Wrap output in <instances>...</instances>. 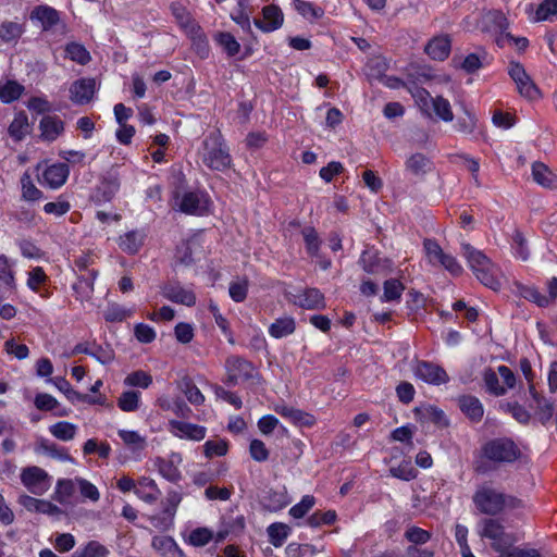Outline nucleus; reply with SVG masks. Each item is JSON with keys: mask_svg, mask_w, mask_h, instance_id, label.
Segmentation results:
<instances>
[{"mask_svg": "<svg viewBox=\"0 0 557 557\" xmlns=\"http://www.w3.org/2000/svg\"><path fill=\"white\" fill-rule=\"evenodd\" d=\"M461 250L476 278L486 287L497 290L500 287V282L497 277L498 269L496 265L482 251L470 244H462Z\"/></svg>", "mask_w": 557, "mask_h": 557, "instance_id": "f257e3e1", "label": "nucleus"}, {"mask_svg": "<svg viewBox=\"0 0 557 557\" xmlns=\"http://www.w3.org/2000/svg\"><path fill=\"white\" fill-rule=\"evenodd\" d=\"M201 160L209 169L224 171L232 165V157L220 131L210 133L202 141Z\"/></svg>", "mask_w": 557, "mask_h": 557, "instance_id": "f03ea898", "label": "nucleus"}, {"mask_svg": "<svg viewBox=\"0 0 557 557\" xmlns=\"http://www.w3.org/2000/svg\"><path fill=\"white\" fill-rule=\"evenodd\" d=\"M482 457L494 463H511L519 459L521 451L516 443L507 437L486 442L482 448Z\"/></svg>", "mask_w": 557, "mask_h": 557, "instance_id": "7ed1b4c3", "label": "nucleus"}, {"mask_svg": "<svg viewBox=\"0 0 557 557\" xmlns=\"http://www.w3.org/2000/svg\"><path fill=\"white\" fill-rule=\"evenodd\" d=\"M472 499L480 512L491 516L503 511L507 504V495L488 484L479 486Z\"/></svg>", "mask_w": 557, "mask_h": 557, "instance_id": "20e7f679", "label": "nucleus"}, {"mask_svg": "<svg viewBox=\"0 0 557 557\" xmlns=\"http://www.w3.org/2000/svg\"><path fill=\"white\" fill-rule=\"evenodd\" d=\"M480 536L493 541L492 547L502 555L512 544L513 540L505 532L504 525L497 519H484L481 522Z\"/></svg>", "mask_w": 557, "mask_h": 557, "instance_id": "39448f33", "label": "nucleus"}, {"mask_svg": "<svg viewBox=\"0 0 557 557\" xmlns=\"http://www.w3.org/2000/svg\"><path fill=\"white\" fill-rule=\"evenodd\" d=\"M414 97L422 110L428 112V109L432 107L437 117L445 122L453 121L454 114L450 103L447 99L441 96L432 97L431 94L425 89L418 90Z\"/></svg>", "mask_w": 557, "mask_h": 557, "instance_id": "423d86ee", "label": "nucleus"}, {"mask_svg": "<svg viewBox=\"0 0 557 557\" xmlns=\"http://www.w3.org/2000/svg\"><path fill=\"white\" fill-rule=\"evenodd\" d=\"M21 482L32 494L42 495L50 488L51 478L44 469L30 466L22 470Z\"/></svg>", "mask_w": 557, "mask_h": 557, "instance_id": "0eeeda50", "label": "nucleus"}, {"mask_svg": "<svg viewBox=\"0 0 557 557\" xmlns=\"http://www.w3.org/2000/svg\"><path fill=\"white\" fill-rule=\"evenodd\" d=\"M508 74L516 83L517 90L522 97L534 100L540 97V90L533 83L523 65L519 62H510Z\"/></svg>", "mask_w": 557, "mask_h": 557, "instance_id": "6e6552de", "label": "nucleus"}, {"mask_svg": "<svg viewBox=\"0 0 557 557\" xmlns=\"http://www.w3.org/2000/svg\"><path fill=\"white\" fill-rule=\"evenodd\" d=\"M225 370L227 373L226 383L236 385L238 381H247L253 377V364L239 356H231L225 361Z\"/></svg>", "mask_w": 557, "mask_h": 557, "instance_id": "1a4fd4ad", "label": "nucleus"}, {"mask_svg": "<svg viewBox=\"0 0 557 557\" xmlns=\"http://www.w3.org/2000/svg\"><path fill=\"white\" fill-rule=\"evenodd\" d=\"M519 295L537 305L541 308L550 306L557 298V277H552L547 282L548 295H543L535 286L518 285Z\"/></svg>", "mask_w": 557, "mask_h": 557, "instance_id": "9d476101", "label": "nucleus"}, {"mask_svg": "<svg viewBox=\"0 0 557 557\" xmlns=\"http://www.w3.org/2000/svg\"><path fill=\"white\" fill-rule=\"evenodd\" d=\"M121 187V176L116 168L110 169L101 178L97 186L92 198L96 202H109L111 201Z\"/></svg>", "mask_w": 557, "mask_h": 557, "instance_id": "9b49d317", "label": "nucleus"}, {"mask_svg": "<svg viewBox=\"0 0 557 557\" xmlns=\"http://www.w3.org/2000/svg\"><path fill=\"white\" fill-rule=\"evenodd\" d=\"M416 377L432 385H442L448 382L449 376L446 371L430 361L419 360L413 367Z\"/></svg>", "mask_w": 557, "mask_h": 557, "instance_id": "f8f14e48", "label": "nucleus"}, {"mask_svg": "<svg viewBox=\"0 0 557 557\" xmlns=\"http://www.w3.org/2000/svg\"><path fill=\"white\" fill-rule=\"evenodd\" d=\"M210 206L209 198L203 193H185L180 202V210L187 214L202 215L208 212Z\"/></svg>", "mask_w": 557, "mask_h": 557, "instance_id": "ddd939ff", "label": "nucleus"}, {"mask_svg": "<svg viewBox=\"0 0 557 557\" xmlns=\"http://www.w3.org/2000/svg\"><path fill=\"white\" fill-rule=\"evenodd\" d=\"M169 426L174 436L197 442L203 440L207 432L205 426L177 420H170Z\"/></svg>", "mask_w": 557, "mask_h": 557, "instance_id": "4468645a", "label": "nucleus"}, {"mask_svg": "<svg viewBox=\"0 0 557 557\" xmlns=\"http://www.w3.org/2000/svg\"><path fill=\"white\" fill-rule=\"evenodd\" d=\"M96 90L94 78H81L70 87V99L76 104H86L91 101Z\"/></svg>", "mask_w": 557, "mask_h": 557, "instance_id": "2eb2a0df", "label": "nucleus"}, {"mask_svg": "<svg viewBox=\"0 0 557 557\" xmlns=\"http://www.w3.org/2000/svg\"><path fill=\"white\" fill-rule=\"evenodd\" d=\"M162 295L170 301L191 307L196 304V295L193 290L184 288L178 283L165 284L161 289Z\"/></svg>", "mask_w": 557, "mask_h": 557, "instance_id": "dca6fc26", "label": "nucleus"}, {"mask_svg": "<svg viewBox=\"0 0 557 557\" xmlns=\"http://www.w3.org/2000/svg\"><path fill=\"white\" fill-rule=\"evenodd\" d=\"M262 15L263 20H255V25L264 33L276 30L283 25V12L275 4L264 7L262 9Z\"/></svg>", "mask_w": 557, "mask_h": 557, "instance_id": "f3484780", "label": "nucleus"}, {"mask_svg": "<svg viewBox=\"0 0 557 557\" xmlns=\"http://www.w3.org/2000/svg\"><path fill=\"white\" fill-rule=\"evenodd\" d=\"M480 28L482 32L495 33L500 36L506 34L508 21L500 11H488L481 16Z\"/></svg>", "mask_w": 557, "mask_h": 557, "instance_id": "a211bd4d", "label": "nucleus"}, {"mask_svg": "<svg viewBox=\"0 0 557 557\" xmlns=\"http://www.w3.org/2000/svg\"><path fill=\"white\" fill-rule=\"evenodd\" d=\"M182 461V456L178 453H172L169 459L161 457L156 458L154 466L158 468L159 473L170 482H177L181 480V472L177 463Z\"/></svg>", "mask_w": 557, "mask_h": 557, "instance_id": "6ab92c4d", "label": "nucleus"}, {"mask_svg": "<svg viewBox=\"0 0 557 557\" xmlns=\"http://www.w3.org/2000/svg\"><path fill=\"white\" fill-rule=\"evenodd\" d=\"M69 174L70 169L66 163H55L42 172V182L50 188L55 189L66 182Z\"/></svg>", "mask_w": 557, "mask_h": 557, "instance_id": "aec40b11", "label": "nucleus"}, {"mask_svg": "<svg viewBox=\"0 0 557 557\" xmlns=\"http://www.w3.org/2000/svg\"><path fill=\"white\" fill-rule=\"evenodd\" d=\"M40 137L47 141L55 140L64 131V123L58 116H44L39 123Z\"/></svg>", "mask_w": 557, "mask_h": 557, "instance_id": "412c9836", "label": "nucleus"}, {"mask_svg": "<svg viewBox=\"0 0 557 557\" xmlns=\"http://www.w3.org/2000/svg\"><path fill=\"white\" fill-rule=\"evenodd\" d=\"M450 38L447 35L434 37L425 47V52L433 60H445L450 52Z\"/></svg>", "mask_w": 557, "mask_h": 557, "instance_id": "4be33fe9", "label": "nucleus"}, {"mask_svg": "<svg viewBox=\"0 0 557 557\" xmlns=\"http://www.w3.org/2000/svg\"><path fill=\"white\" fill-rule=\"evenodd\" d=\"M171 11H172V14L175 17L177 24L186 34L198 32V27H200V26L193 18L190 13L187 11V9L184 5H182L181 3H177V2L172 3Z\"/></svg>", "mask_w": 557, "mask_h": 557, "instance_id": "5701e85b", "label": "nucleus"}, {"mask_svg": "<svg viewBox=\"0 0 557 557\" xmlns=\"http://www.w3.org/2000/svg\"><path fill=\"white\" fill-rule=\"evenodd\" d=\"M135 494L144 502L153 504L161 496V491L158 488L154 480L143 476L138 480V486L135 488Z\"/></svg>", "mask_w": 557, "mask_h": 557, "instance_id": "b1692460", "label": "nucleus"}, {"mask_svg": "<svg viewBox=\"0 0 557 557\" xmlns=\"http://www.w3.org/2000/svg\"><path fill=\"white\" fill-rule=\"evenodd\" d=\"M459 407L461 411L473 422H479L483 418L484 409L479 398L465 395L459 397Z\"/></svg>", "mask_w": 557, "mask_h": 557, "instance_id": "393cba45", "label": "nucleus"}, {"mask_svg": "<svg viewBox=\"0 0 557 557\" xmlns=\"http://www.w3.org/2000/svg\"><path fill=\"white\" fill-rule=\"evenodd\" d=\"M30 20L41 23L44 29H49L60 21L59 12L48 5H38L30 13Z\"/></svg>", "mask_w": 557, "mask_h": 557, "instance_id": "a878e982", "label": "nucleus"}, {"mask_svg": "<svg viewBox=\"0 0 557 557\" xmlns=\"http://www.w3.org/2000/svg\"><path fill=\"white\" fill-rule=\"evenodd\" d=\"M298 305L308 310H319L325 308L323 294L318 288H306L298 296Z\"/></svg>", "mask_w": 557, "mask_h": 557, "instance_id": "bb28decb", "label": "nucleus"}, {"mask_svg": "<svg viewBox=\"0 0 557 557\" xmlns=\"http://www.w3.org/2000/svg\"><path fill=\"white\" fill-rule=\"evenodd\" d=\"M532 177L541 186L546 188L557 187V175L542 162H534L532 165Z\"/></svg>", "mask_w": 557, "mask_h": 557, "instance_id": "cd10ccee", "label": "nucleus"}, {"mask_svg": "<svg viewBox=\"0 0 557 557\" xmlns=\"http://www.w3.org/2000/svg\"><path fill=\"white\" fill-rule=\"evenodd\" d=\"M274 410L276 413L281 414L282 417L290 420L292 422L300 425H312L313 424V417L309 413H306L299 409H295L293 407L286 406L284 404L276 405L274 407Z\"/></svg>", "mask_w": 557, "mask_h": 557, "instance_id": "c85d7f7f", "label": "nucleus"}, {"mask_svg": "<svg viewBox=\"0 0 557 557\" xmlns=\"http://www.w3.org/2000/svg\"><path fill=\"white\" fill-rule=\"evenodd\" d=\"M24 32V25L16 21H3L0 24V39L5 44H16Z\"/></svg>", "mask_w": 557, "mask_h": 557, "instance_id": "c756f323", "label": "nucleus"}, {"mask_svg": "<svg viewBox=\"0 0 557 557\" xmlns=\"http://www.w3.org/2000/svg\"><path fill=\"white\" fill-rule=\"evenodd\" d=\"M488 54L484 49L469 53L459 63V67L468 74L478 72L487 62Z\"/></svg>", "mask_w": 557, "mask_h": 557, "instance_id": "7c9ffc66", "label": "nucleus"}, {"mask_svg": "<svg viewBox=\"0 0 557 557\" xmlns=\"http://www.w3.org/2000/svg\"><path fill=\"white\" fill-rule=\"evenodd\" d=\"M152 547L163 557H180L182 555L177 544L170 536H154L152 539Z\"/></svg>", "mask_w": 557, "mask_h": 557, "instance_id": "2f4dec72", "label": "nucleus"}, {"mask_svg": "<svg viewBox=\"0 0 557 557\" xmlns=\"http://www.w3.org/2000/svg\"><path fill=\"white\" fill-rule=\"evenodd\" d=\"M35 451L39 455H47L62 461L71 460V456L67 454L66 449L44 438L36 444Z\"/></svg>", "mask_w": 557, "mask_h": 557, "instance_id": "473e14b6", "label": "nucleus"}, {"mask_svg": "<svg viewBox=\"0 0 557 557\" xmlns=\"http://www.w3.org/2000/svg\"><path fill=\"white\" fill-rule=\"evenodd\" d=\"M96 272L91 271L89 275L78 277L77 282L73 284V290L77 300H89L94 293V281Z\"/></svg>", "mask_w": 557, "mask_h": 557, "instance_id": "72a5a7b5", "label": "nucleus"}, {"mask_svg": "<svg viewBox=\"0 0 557 557\" xmlns=\"http://www.w3.org/2000/svg\"><path fill=\"white\" fill-rule=\"evenodd\" d=\"M144 244V234L138 231H131L120 236L119 246L120 248L128 253L135 255L138 252Z\"/></svg>", "mask_w": 557, "mask_h": 557, "instance_id": "f704fd0d", "label": "nucleus"}, {"mask_svg": "<svg viewBox=\"0 0 557 557\" xmlns=\"http://www.w3.org/2000/svg\"><path fill=\"white\" fill-rule=\"evenodd\" d=\"M529 389H530V394H531L533 400L536 404L535 414L537 416L539 420L544 424L553 417V412H554L553 404H550L548 400H546L544 397H542L535 391L533 384H530Z\"/></svg>", "mask_w": 557, "mask_h": 557, "instance_id": "c9c22d12", "label": "nucleus"}, {"mask_svg": "<svg viewBox=\"0 0 557 557\" xmlns=\"http://www.w3.org/2000/svg\"><path fill=\"white\" fill-rule=\"evenodd\" d=\"M178 387L191 405L200 406L205 403V396L190 377L184 376Z\"/></svg>", "mask_w": 557, "mask_h": 557, "instance_id": "e433bc0d", "label": "nucleus"}, {"mask_svg": "<svg viewBox=\"0 0 557 557\" xmlns=\"http://www.w3.org/2000/svg\"><path fill=\"white\" fill-rule=\"evenodd\" d=\"M406 169L413 175L420 176L432 170V162L424 154L414 153L406 161Z\"/></svg>", "mask_w": 557, "mask_h": 557, "instance_id": "4c0bfd02", "label": "nucleus"}, {"mask_svg": "<svg viewBox=\"0 0 557 557\" xmlns=\"http://www.w3.org/2000/svg\"><path fill=\"white\" fill-rule=\"evenodd\" d=\"M295 320L290 317L276 319L269 327V333L274 338H282L295 332Z\"/></svg>", "mask_w": 557, "mask_h": 557, "instance_id": "58836bf2", "label": "nucleus"}, {"mask_svg": "<svg viewBox=\"0 0 557 557\" xmlns=\"http://www.w3.org/2000/svg\"><path fill=\"white\" fill-rule=\"evenodd\" d=\"M50 381L53 382L55 387L60 392H62L65 395V397L73 404L77 401L95 403V400H90L87 395H83L73 389L71 384L64 377L57 376L54 379H51Z\"/></svg>", "mask_w": 557, "mask_h": 557, "instance_id": "ea45409f", "label": "nucleus"}, {"mask_svg": "<svg viewBox=\"0 0 557 557\" xmlns=\"http://www.w3.org/2000/svg\"><path fill=\"white\" fill-rule=\"evenodd\" d=\"M119 436L123 443L134 453L141 451L147 446L146 437L141 436L136 431L120 430Z\"/></svg>", "mask_w": 557, "mask_h": 557, "instance_id": "a19ab883", "label": "nucleus"}, {"mask_svg": "<svg viewBox=\"0 0 557 557\" xmlns=\"http://www.w3.org/2000/svg\"><path fill=\"white\" fill-rule=\"evenodd\" d=\"M8 133L14 140H22L29 133V124L26 114H17L11 122Z\"/></svg>", "mask_w": 557, "mask_h": 557, "instance_id": "79ce46f5", "label": "nucleus"}, {"mask_svg": "<svg viewBox=\"0 0 557 557\" xmlns=\"http://www.w3.org/2000/svg\"><path fill=\"white\" fill-rule=\"evenodd\" d=\"M21 189L22 199L25 201H37L42 197V191L35 186L28 172L21 177Z\"/></svg>", "mask_w": 557, "mask_h": 557, "instance_id": "37998d69", "label": "nucleus"}, {"mask_svg": "<svg viewBox=\"0 0 557 557\" xmlns=\"http://www.w3.org/2000/svg\"><path fill=\"white\" fill-rule=\"evenodd\" d=\"M24 91V86L15 81H8L0 87V100L4 103H11L17 100Z\"/></svg>", "mask_w": 557, "mask_h": 557, "instance_id": "c03bdc74", "label": "nucleus"}, {"mask_svg": "<svg viewBox=\"0 0 557 557\" xmlns=\"http://www.w3.org/2000/svg\"><path fill=\"white\" fill-rule=\"evenodd\" d=\"M500 408L505 412L510 413L512 418L521 424H528L530 422V412L517 401L503 403L500 404Z\"/></svg>", "mask_w": 557, "mask_h": 557, "instance_id": "a18cd8bd", "label": "nucleus"}, {"mask_svg": "<svg viewBox=\"0 0 557 557\" xmlns=\"http://www.w3.org/2000/svg\"><path fill=\"white\" fill-rule=\"evenodd\" d=\"M301 234L308 255L311 257H319L321 240L317 231L311 226H306L302 228Z\"/></svg>", "mask_w": 557, "mask_h": 557, "instance_id": "49530a36", "label": "nucleus"}, {"mask_svg": "<svg viewBox=\"0 0 557 557\" xmlns=\"http://www.w3.org/2000/svg\"><path fill=\"white\" fill-rule=\"evenodd\" d=\"M215 41L223 48L228 57L236 55L240 50L239 42L231 33L221 32L214 36Z\"/></svg>", "mask_w": 557, "mask_h": 557, "instance_id": "de8ad7c7", "label": "nucleus"}, {"mask_svg": "<svg viewBox=\"0 0 557 557\" xmlns=\"http://www.w3.org/2000/svg\"><path fill=\"white\" fill-rule=\"evenodd\" d=\"M50 433L61 441H71L76 434V425L66 421H60L49 428Z\"/></svg>", "mask_w": 557, "mask_h": 557, "instance_id": "09e8293b", "label": "nucleus"}, {"mask_svg": "<svg viewBox=\"0 0 557 557\" xmlns=\"http://www.w3.org/2000/svg\"><path fill=\"white\" fill-rule=\"evenodd\" d=\"M289 531L290 529L287 524L278 522L272 523L268 528L270 543L275 547L282 546L285 540L287 539Z\"/></svg>", "mask_w": 557, "mask_h": 557, "instance_id": "8fccbe9b", "label": "nucleus"}, {"mask_svg": "<svg viewBox=\"0 0 557 557\" xmlns=\"http://www.w3.org/2000/svg\"><path fill=\"white\" fill-rule=\"evenodd\" d=\"M77 487L78 486H77L76 478L74 480H66V479L59 480L57 483V490H55V496H54L55 500H58L61 504L66 503L69 500V498L71 496H73V494L75 493Z\"/></svg>", "mask_w": 557, "mask_h": 557, "instance_id": "3c124183", "label": "nucleus"}, {"mask_svg": "<svg viewBox=\"0 0 557 557\" xmlns=\"http://www.w3.org/2000/svg\"><path fill=\"white\" fill-rule=\"evenodd\" d=\"M140 393L137 391H126L117 399V406L122 411L133 412L139 407Z\"/></svg>", "mask_w": 557, "mask_h": 557, "instance_id": "603ef678", "label": "nucleus"}, {"mask_svg": "<svg viewBox=\"0 0 557 557\" xmlns=\"http://www.w3.org/2000/svg\"><path fill=\"white\" fill-rule=\"evenodd\" d=\"M383 288L382 299L384 301H394L400 299L405 286L397 278H389L384 282Z\"/></svg>", "mask_w": 557, "mask_h": 557, "instance_id": "864d4df0", "label": "nucleus"}, {"mask_svg": "<svg viewBox=\"0 0 557 557\" xmlns=\"http://www.w3.org/2000/svg\"><path fill=\"white\" fill-rule=\"evenodd\" d=\"M293 3L295 10L306 18L318 20L324 14L321 8L314 7L311 2L294 0Z\"/></svg>", "mask_w": 557, "mask_h": 557, "instance_id": "5fc2aeb1", "label": "nucleus"}, {"mask_svg": "<svg viewBox=\"0 0 557 557\" xmlns=\"http://www.w3.org/2000/svg\"><path fill=\"white\" fill-rule=\"evenodd\" d=\"M65 53L66 57L70 58L72 61H75L79 64H86L90 60V54L86 50V48L83 45L71 42L67 44L65 47Z\"/></svg>", "mask_w": 557, "mask_h": 557, "instance_id": "6e6d98bb", "label": "nucleus"}, {"mask_svg": "<svg viewBox=\"0 0 557 557\" xmlns=\"http://www.w3.org/2000/svg\"><path fill=\"white\" fill-rule=\"evenodd\" d=\"M536 21L557 20V0H544L535 12Z\"/></svg>", "mask_w": 557, "mask_h": 557, "instance_id": "4d7b16f0", "label": "nucleus"}, {"mask_svg": "<svg viewBox=\"0 0 557 557\" xmlns=\"http://www.w3.org/2000/svg\"><path fill=\"white\" fill-rule=\"evenodd\" d=\"M132 314V310L125 309L117 304L109 305L103 312L104 320L108 322H122Z\"/></svg>", "mask_w": 557, "mask_h": 557, "instance_id": "13d9d810", "label": "nucleus"}, {"mask_svg": "<svg viewBox=\"0 0 557 557\" xmlns=\"http://www.w3.org/2000/svg\"><path fill=\"white\" fill-rule=\"evenodd\" d=\"M484 383L486 389L495 396L505 395L507 392V388L499 384L498 374L491 369L484 372Z\"/></svg>", "mask_w": 557, "mask_h": 557, "instance_id": "bf43d9fd", "label": "nucleus"}, {"mask_svg": "<svg viewBox=\"0 0 557 557\" xmlns=\"http://www.w3.org/2000/svg\"><path fill=\"white\" fill-rule=\"evenodd\" d=\"M423 247L426 258L432 265H436L445 255L441 246L434 239H424Z\"/></svg>", "mask_w": 557, "mask_h": 557, "instance_id": "052dcab7", "label": "nucleus"}, {"mask_svg": "<svg viewBox=\"0 0 557 557\" xmlns=\"http://www.w3.org/2000/svg\"><path fill=\"white\" fill-rule=\"evenodd\" d=\"M151 383L152 376L141 370L132 372L124 379V384L127 386H138L141 388H147Z\"/></svg>", "mask_w": 557, "mask_h": 557, "instance_id": "680f3d73", "label": "nucleus"}, {"mask_svg": "<svg viewBox=\"0 0 557 557\" xmlns=\"http://www.w3.org/2000/svg\"><path fill=\"white\" fill-rule=\"evenodd\" d=\"M228 449L227 442L224 440L207 441L203 445V453L207 458L226 455Z\"/></svg>", "mask_w": 557, "mask_h": 557, "instance_id": "e2e57ef3", "label": "nucleus"}, {"mask_svg": "<svg viewBox=\"0 0 557 557\" xmlns=\"http://www.w3.org/2000/svg\"><path fill=\"white\" fill-rule=\"evenodd\" d=\"M193 41V47L196 50L197 54L201 58H206L209 54V44L206 35L198 27V32L187 34Z\"/></svg>", "mask_w": 557, "mask_h": 557, "instance_id": "0e129e2a", "label": "nucleus"}, {"mask_svg": "<svg viewBox=\"0 0 557 557\" xmlns=\"http://www.w3.org/2000/svg\"><path fill=\"white\" fill-rule=\"evenodd\" d=\"M108 554V549L99 542H89L84 549L76 550L72 557H103Z\"/></svg>", "mask_w": 557, "mask_h": 557, "instance_id": "69168bd1", "label": "nucleus"}, {"mask_svg": "<svg viewBox=\"0 0 557 557\" xmlns=\"http://www.w3.org/2000/svg\"><path fill=\"white\" fill-rule=\"evenodd\" d=\"M496 44L502 48L506 45H513L518 51L522 52L527 49L529 40L525 37H515L510 33H506L496 37Z\"/></svg>", "mask_w": 557, "mask_h": 557, "instance_id": "338daca9", "label": "nucleus"}, {"mask_svg": "<svg viewBox=\"0 0 557 557\" xmlns=\"http://www.w3.org/2000/svg\"><path fill=\"white\" fill-rule=\"evenodd\" d=\"M405 537L412 544V545H422L425 544L431 540V533L426 530H423L419 527H410L405 532Z\"/></svg>", "mask_w": 557, "mask_h": 557, "instance_id": "774afa93", "label": "nucleus"}]
</instances>
